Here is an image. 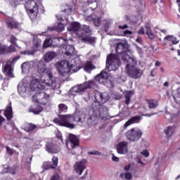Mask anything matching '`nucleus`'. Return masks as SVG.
I'll list each match as a JSON object with an SVG mask.
<instances>
[{
	"instance_id": "obj_8",
	"label": "nucleus",
	"mask_w": 180,
	"mask_h": 180,
	"mask_svg": "<svg viewBox=\"0 0 180 180\" xmlns=\"http://www.w3.org/2000/svg\"><path fill=\"white\" fill-rule=\"evenodd\" d=\"M27 13L31 20H34L39 13V6L34 0H28L25 5Z\"/></svg>"
},
{
	"instance_id": "obj_31",
	"label": "nucleus",
	"mask_w": 180,
	"mask_h": 180,
	"mask_svg": "<svg viewBox=\"0 0 180 180\" xmlns=\"http://www.w3.org/2000/svg\"><path fill=\"white\" fill-rule=\"evenodd\" d=\"M164 40H167V41H170L172 44H178L179 41L176 39V37L173 35H168L164 38Z\"/></svg>"
},
{
	"instance_id": "obj_62",
	"label": "nucleus",
	"mask_w": 180,
	"mask_h": 180,
	"mask_svg": "<svg viewBox=\"0 0 180 180\" xmlns=\"http://www.w3.org/2000/svg\"><path fill=\"white\" fill-rule=\"evenodd\" d=\"M34 129H36V126H34V125H30V128L27 130V131H33V130H34Z\"/></svg>"
},
{
	"instance_id": "obj_27",
	"label": "nucleus",
	"mask_w": 180,
	"mask_h": 180,
	"mask_svg": "<svg viewBox=\"0 0 180 180\" xmlns=\"http://www.w3.org/2000/svg\"><path fill=\"white\" fill-rule=\"evenodd\" d=\"M95 68H96V67H95L91 61H87L84 65V70L86 72H91V71H92V70H95Z\"/></svg>"
},
{
	"instance_id": "obj_12",
	"label": "nucleus",
	"mask_w": 180,
	"mask_h": 180,
	"mask_svg": "<svg viewBox=\"0 0 180 180\" xmlns=\"http://www.w3.org/2000/svg\"><path fill=\"white\" fill-rule=\"evenodd\" d=\"M20 58V56H18L17 57L14 58L12 61L9 60L6 63L4 68H3V72L7 75V77H13V74L12 71L13 69L12 68V63H15V61H18Z\"/></svg>"
},
{
	"instance_id": "obj_1",
	"label": "nucleus",
	"mask_w": 180,
	"mask_h": 180,
	"mask_svg": "<svg viewBox=\"0 0 180 180\" xmlns=\"http://www.w3.org/2000/svg\"><path fill=\"white\" fill-rule=\"evenodd\" d=\"M92 114H89V113ZM58 118H55L53 122L59 126H63L68 129H75V124L73 122H77V123H84L85 119H87L89 124H96V119H101V120H106L109 119V114H108V108L103 105L99 106L96 109H91V111H76L72 115H59Z\"/></svg>"
},
{
	"instance_id": "obj_32",
	"label": "nucleus",
	"mask_w": 180,
	"mask_h": 180,
	"mask_svg": "<svg viewBox=\"0 0 180 180\" xmlns=\"http://www.w3.org/2000/svg\"><path fill=\"white\" fill-rule=\"evenodd\" d=\"M124 96H125V103L126 105H129L130 103V99L131 98V96H133V91H126L124 94Z\"/></svg>"
},
{
	"instance_id": "obj_42",
	"label": "nucleus",
	"mask_w": 180,
	"mask_h": 180,
	"mask_svg": "<svg viewBox=\"0 0 180 180\" xmlns=\"http://www.w3.org/2000/svg\"><path fill=\"white\" fill-rule=\"evenodd\" d=\"M146 34H147V36H148V38L150 39V40H154V39H155V35H154V32H153V30L146 31Z\"/></svg>"
},
{
	"instance_id": "obj_20",
	"label": "nucleus",
	"mask_w": 180,
	"mask_h": 180,
	"mask_svg": "<svg viewBox=\"0 0 180 180\" xmlns=\"http://www.w3.org/2000/svg\"><path fill=\"white\" fill-rule=\"evenodd\" d=\"M92 20V22H94V26H96V27H99L102 23V18L95 15V14H92L91 16H89L87 18V20Z\"/></svg>"
},
{
	"instance_id": "obj_61",
	"label": "nucleus",
	"mask_w": 180,
	"mask_h": 180,
	"mask_svg": "<svg viewBox=\"0 0 180 180\" xmlns=\"http://www.w3.org/2000/svg\"><path fill=\"white\" fill-rule=\"evenodd\" d=\"M112 161H114L115 162H119V158L115 156V155H112Z\"/></svg>"
},
{
	"instance_id": "obj_2",
	"label": "nucleus",
	"mask_w": 180,
	"mask_h": 180,
	"mask_svg": "<svg viewBox=\"0 0 180 180\" xmlns=\"http://www.w3.org/2000/svg\"><path fill=\"white\" fill-rule=\"evenodd\" d=\"M63 50H65L66 56L71 57V60L69 61L62 60L57 62L56 67L59 75H61V77H67L71 71H72V72L79 71V70L82 68L83 63L79 57L72 58V56L75 54L74 51H75V48H74L72 45H64Z\"/></svg>"
},
{
	"instance_id": "obj_21",
	"label": "nucleus",
	"mask_w": 180,
	"mask_h": 180,
	"mask_svg": "<svg viewBox=\"0 0 180 180\" xmlns=\"http://www.w3.org/2000/svg\"><path fill=\"white\" fill-rule=\"evenodd\" d=\"M140 120H141V116L132 117L127 122H125L124 127H129V126H131V124H134V123H140Z\"/></svg>"
},
{
	"instance_id": "obj_45",
	"label": "nucleus",
	"mask_w": 180,
	"mask_h": 180,
	"mask_svg": "<svg viewBox=\"0 0 180 180\" xmlns=\"http://www.w3.org/2000/svg\"><path fill=\"white\" fill-rule=\"evenodd\" d=\"M88 4H90V9L91 11H95L98 8V6L95 8V4H94V0H87Z\"/></svg>"
},
{
	"instance_id": "obj_64",
	"label": "nucleus",
	"mask_w": 180,
	"mask_h": 180,
	"mask_svg": "<svg viewBox=\"0 0 180 180\" xmlns=\"http://www.w3.org/2000/svg\"><path fill=\"white\" fill-rule=\"evenodd\" d=\"M139 34H145L146 32H144V28L141 27L139 31H138Z\"/></svg>"
},
{
	"instance_id": "obj_9",
	"label": "nucleus",
	"mask_w": 180,
	"mask_h": 180,
	"mask_svg": "<svg viewBox=\"0 0 180 180\" xmlns=\"http://www.w3.org/2000/svg\"><path fill=\"white\" fill-rule=\"evenodd\" d=\"M98 88V84L94 81L85 82L82 84H78L76 86L72 88L70 90V94L72 95H75V94H79L86 91V89H96Z\"/></svg>"
},
{
	"instance_id": "obj_36",
	"label": "nucleus",
	"mask_w": 180,
	"mask_h": 180,
	"mask_svg": "<svg viewBox=\"0 0 180 180\" xmlns=\"http://www.w3.org/2000/svg\"><path fill=\"white\" fill-rule=\"evenodd\" d=\"M43 110V108L40 105H37L34 108H30V112L34 113V115H39L40 112Z\"/></svg>"
},
{
	"instance_id": "obj_46",
	"label": "nucleus",
	"mask_w": 180,
	"mask_h": 180,
	"mask_svg": "<svg viewBox=\"0 0 180 180\" xmlns=\"http://www.w3.org/2000/svg\"><path fill=\"white\" fill-rule=\"evenodd\" d=\"M138 6V11L140 12V11H141V9L146 6V3L143 1H139Z\"/></svg>"
},
{
	"instance_id": "obj_52",
	"label": "nucleus",
	"mask_w": 180,
	"mask_h": 180,
	"mask_svg": "<svg viewBox=\"0 0 180 180\" xmlns=\"http://www.w3.org/2000/svg\"><path fill=\"white\" fill-rule=\"evenodd\" d=\"M6 51V46L0 44V54H4Z\"/></svg>"
},
{
	"instance_id": "obj_22",
	"label": "nucleus",
	"mask_w": 180,
	"mask_h": 180,
	"mask_svg": "<svg viewBox=\"0 0 180 180\" xmlns=\"http://www.w3.org/2000/svg\"><path fill=\"white\" fill-rule=\"evenodd\" d=\"M56 56H57V53L54 51L47 52L46 53H45V56H44L45 63H50V61H53V60L56 58Z\"/></svg>"
},
{
	"instance_id": "obj_56",
	"label": "nucleus",
	"mask_w": 180,
	"mask_h": 180,
	"mask_svg": "<svg viewBox=\"0 0 180 180\" xmlns=\"http://www.w3.org/2000/svg\"><path fill=\"white\" fill-rule=\"evenodd\" d=\"M145 29H146V32L151 31V25H150L149 23H146L145 24Z\"/></svg>"
},
{
	"instance_id": "obj_48",
	"label": "nucleus",
	"mask_w": 180,
	"mask_h": 180,
	"mask_svg": "<svg viewBox=\"0 0 180 180\" xmlns=\"http://www.w3.org/2000/svg\"><path fill=\"white\" fill-rule=\"evenodd\" d=\"M136 51L139 54L140 57H143V49L141 47L139 46L138 45H135Z\"/></svg>"
},
{
	"instance_id": "obj_49",
	"label": "nucleus",
	"mask_w": 180,
	"mask_h": 180,
	"mask_svg": "<svg viewBox=\"0 0 180 180\" xmlns=\"http://www.w3.org/2000/svg\"><path fill=\"white\" fill-rule=\"evenodd\" d=\"M15 50H16V49L13 46H10L8 48V49H6V51H5V53H12V52L15 51Z\"/></svg>"
},
{
	"instance_id": "obj_10",
	"label": "nucleus",
	"mask_w": 180,
	"mask_h": 180,
	"mask_svg": "<svg viewBox=\"0 0 180 180\" xmlns=\"http://www.w3.org/2000/svg\"><path fill=\"white\" fill-rule=\"evenodd\" d=\"M125 136L129 141H139L143 136V131L139 128H132L126 132Z\"/></svg>"
},
{
	"instance_id": "obj_40",
	"label": "nucleus",
	"mask_w": 180,
	"mask_h": 180,
	"mask_svg": "<svg viewBox=\"0 0 180 180\" xmlns=\"http://www.w3.org/2000/svg\"><path fill=\"white\" fill-rule=\"evenodd\" d=\"M120 178H125V179L129 180L131 179V178H133V176H131V173L130 172H127L125 174H121L120 175Z\"/></svg>"
},
{
	"instance_id": "obj_18",
	"label": "nucleus",
	"mask_w": 180,
	"mask_h": 180,
	"mask_svg": "<svg viewBox=\"0 0 180 180\" xmlns=\"http://www.w3.org/2000/svg\"><path fill=\"white\" fill-rule=\"evenodd\" d=\"M68 32H73L78 36V32H81V24L79 22H72L67 27Z\"/></svg>"
},
{
	"instance_id": "obj_47",
	"label": "nucleus",
	"mask_w": 180,
	"mask_h": 180,
	"mask_svg": "<svg viewBox=\"0 0 180 180\" xmlns=\"http://www.w3.org/2000/svg\"><path fill=\"white\" fill-rule=\"evenodd\" d=\"M16 41H18V39H16L15 37V36L11 35V39H10V42L11 43V44H13V46H18Z\"/></svg>"
},
{
	"instance_id": "obj_14",
	"label": "nucleus",
	"mask_w": 180,
	"mask_h": 180,
	"mask_svg": "<svg viewBox=\"0 0 180 180\" xmlns=\"http://www.w3.org/2000/svg\"><path fill=\"white\" fill-rule=\"evenodd\" d=\"M86 159H82L75 164L74 169L78 175H82V172H84L85 168H86Z\"/></svg>"
},
{
	"instance_id": "obj_11",
	"label": "nucleus",
	"mask_w": 180,
	"mask_h": 180,
	"mask_svg": "<svg viewBox=\"0 0 180 180\" xmlns=\"http://www.w3.org/2000/svg\"><path fill=\"white\" fill-rule=\"evenodd\" d=\"M106 94H102L99 91H96L94 94V102H96L99 105L96 108L93 109H98L99 106H103L104 108H107L108 112H109V109H108V107H105L103 105H101V103H105L109 99V97H106ZM108 115H109V112H108Z\"/></svg>"
},
{
	"instance_id": "obj_30",
	"label": "nucleus",
	"mask_w": 180,
	"mask_h": 180,
	"mask_svg": "<svg viewBox=\"0 0 180 180\" xmlns=\"http://www.w3.org/2000/svg\"><path fill=\"white\" fill-rule=\"evenodd\" d=\"M30 63L29 62H24L21 65V68H22V72H24L25 74H27L29 71H30V68H31Z\"/></svg>"
},
{
	"instance_id": "obj_53",
	"label": "nucleus",
	"mask_w": 180,
	"mask_h": 180,
	"mask_svg": "<svg viewBox=\"0 0 180 180\" xmlns=\"http://www.w3.org/2000/svg\"><path fill=\"white\" fill-rule=\"evenodd\" d=\"M141 154H142V155L146 157V158H147L150 155V153L147 150H142Z\"/></svg>"
},
{
	"instance_id": "obj_34",
	"label": "nucleus",
	"mask_w": 180,
	"mask_h": 180,
	"mask_svg": "<svg viewBox=\"0 0 180 180\" xmlns=\"http://www.w3.org/2000/svg\"><path fill=\"white\" fill-rule=\"evenodd\" d=\"M173 98L176 103H179L180 105V87L176 89L173 96Z\"/></svg>"
},
{
	"instance_id": "obj_13",
	"label": "nucleus",
	"mask_w": 180,
	"mask_h": 180,
	"mask_svg": "<svg viewBox=\"0 0 180 180\" xmlns=\"http://www.w3.org/2000/svg\"><path fill=\"white\" fill-rule=\"evenodd\" d=\"M46 150L48 151V153L56 154V153L60 151V148H58V146L56 144V141H54L53 139H49L48 141H46Z\"/></svg>"
},
{
	"instance_id": "obj_23",
	"label": "nucleus",
	"mask_w": 180,
	"mask_h": 180,
	"mask_svg": "<svg viewBox=\"0 0 180 180\" xmlns=\"http://www.w3.org/2000/svg\"><path fill=\"white\" fill-rule=\"evenodd\" d=\"M55 41L56 44L54 45L56 46V47H60V49H64V46L67 44V41H65V39H63L62 37L55 38Z\"/></svg>"
},
{
	"instance_id": "obj_4",
	"label": "nucleus",
	"mask_w": 180,
	"mask_h": 180,
	"mask_svg": "<svg viewBox=\"0 0 180 180\" xmlns=\"http://www.w3.org/2000/svg\"><path fill=\"white\" fill-rule=\"evenodd\" d=\"M38 72L41 76V81L34 79L29 84L31 91H43L46 89V86H51L56 83L54 77H53V72L51 68H46L44 62L41 61L38 63Z\"/></svg>"
},
{
	"instance_id": "obj_6",
	"label": "nucleus",
	"mask_w": 180,
	"mask_h": 180,
	"mask_svg": "<svg viewBox=\"0 0 180 180\" xmlns=\"http://www.w3.org/2000/svg\"><path fill=\"white\" fill-rule=\"evenodd\" d=\"M66 146L68 149V154H71L72 155L78 154V151L81 150V148L79 147V139L77 136L72 134L69 135L68 140L66 142Z\"/></svg>"
},
{
	"instance_id": "obj_5",
	"label": "nucleus",
	"mask_w": 180,
	"mask_h": 180,
	"mask_svg": "<svg viewBox=\"0 0 180 180\" xmlns=\"http://www.w3.org/2000/svg\"><path fill=\"white\" fill-rule=\"evenodd\" d=\"M77 36L83 41V43H89V44H94L96 43V37L92 36V29L89 25H84L81 27L80 31L77 32Z\"/></svg>"
},
{
	"instance_id": "obj_29",
	"label": "nucleus",
	"mask_w": 180,
	"mask_h": 180,
	"mask_svg": "<svg viewBox=\"0 0 180 180\" xmlns=\"http://www.w3.org/2000/svg\"><path fill=\"white\" fill-rule=\"evenodd\" d=\"M149 109H157L158 108V101L157 100H147Z\"/></svg>"
},
{
	"instance_id": "obj_54",
	"label": "nucleus",
	"mask_w": 180,
	"mask_h": 180,
	"mask_svg": "<svg viewBox=\"0 0 180 180\" xmlns=\"http://www.w3.org/2000/svg\"><path fill=\"white\" fill-rule=\"evenodd\" d=\"M50 180H61V178L60 177V175L54 174L51 176Z\"/></svg>"
},
{
	"instance_id": "obj_3",
	"label": "nucleus",
	"mask_w": 180,
	"mask_h": 180,
	"mask_svg": "<svg viewBox=\"0 0 180 180\" xmlns=\"http://www.w3.org/2000/svg\"><path fill=\"white\" fill-rule=\"evenodd\" d=\"M115 51L117 55L110 53L107 56L106 68L108 71H116L120 65V58L124 63H136L134 57L127 54V46L119 42L116 45Z\"/></svg>"
},
{
	"instance_id": "obj_7",
	"label": "nucleus",
	"mask_w": 180,
	"mask_h": 180,
	"mask_svg": "<svg viewBox=\"0 0 180 180\" xmlns=\"http://www.w3.org/2000/svg\"><path fill=\"white\" fill-rule=\"evenodd\" d=\"M134 61L135 63L124 62L127 63L125 66V72L129 77H130V78L137 79V78H140L143 75V72H141V69L134 66L136 64H137V60L134 59Z\"/></svg>"
},
{
	"instance_id": "obj_59",
	"label": "nucleus",
	"mask_w": 180,
	"mask_h": 180,
	"mask_svg": "<svg viewBox=\"0 0 180 180\" xmlns=\"http://www.w3.org/2000/svg\"><path fill=\"white\" fill-rule=\"evenodd\" d=\"M127 27H129V25H119L118 26V28L119 29H121L122 30H124V29H127Z\"/></svg>"
},
{
	"instance_id": "obj_39",
	"label": "nucleus",
	"mask_w": 180,
	"mask_h": 180,
	"mask_svg": "<svg viewBox=\"0 0 180 180\" xmlns=\"http://www.w3.org/2000/svg\"><path fill=\"white\" fill-rule=\"evenodd\" d=\"M43 46H44V49H47L48 47H53V45L51 44V39H46L44 41Z\"/></svg>"
},
{
	"instance_id": "obj_25",
	"label": "nucleus",
	"mask_w": 180,
	"mask_h": 180,
	"mask_svg": "<svg viewBox=\"0 0 180 180\" xmlns=\"http://www.w3.org/2000/svg\"><path fill=\"white\" fill-rule=\"evenodd\" d=\"M4 115L7 120H11L13 117V112H12V106H8L4 111Z\"/></svg>"
},
{
	"instance_id": "obj_51",
	"label": "nucleus",
	"mask_w": 180,
	"mask_h": 180,
	"mask_svg": "<svg viewBox=\"0 0 180 180\" xmlns=\"http://www.w3.org/2000/svg\"><path fill=\"white\" fill-rule=\"evenodd\" d=\"M165 119H167L170 122H174V118L172 117V115L169 112H166Z\"/></svg>"
},
{
	"instance_id": "obj_19",
	"label": "nucleus",
	"mask_w": 180,
	"mask_h": 180,
	"mask_svg": "<svg viewBox=\"0 0 180 180\" xmlns=\"http://www.w3.org/2000/svg\"><path fill=\"white\" fill-rule=\"evenodd\" d=\"M29 89H30V88L29 87L28 83H20L18 86V91L21 96H25L26 92L29 91Z\"/></svg>"
},
{
	"instance_id": "obj_38",
	"label": "nucleus",
	"mask_w": 180,
	"mask_h": 180,
	"mask_svg": "<svg viewBox=\"0 0 180 180\" xmlns=\"http://www.w3.org/2000/svg\"><path fill=\"white\" fill-rule=\"evenodd\" d=\"M8 2L11 8H16L19 5V1L18 0H8Z\"/></svg>"
},
{
	"instance_id": "obj_26",
	"label": "nucleus",
	"mask_w": 180,
	"mask_h": 180,
	"mask_svg": "<svg viewBox=\"0 0 180 180\" xmlns=\"http://www.w3.org/2000/svg\"><path fill=\"white\" fill-rule=\"evenodd\" d=\"M0 174H11L12 175H15L16 172H15V169H12V167H10L8 166L4 165L2 171L0 172Z\"/></svg>"
},
{
	"instance_id": "obj_44",
	"label": "nucleus",
	"mask_w": 180,
	"mask_h": 180,
	"mask_svg": "<svg viewBox=\"0 0 180 180\" xmlns=\"http://www.w3.org/2000/svg\"><path fill=\"white\" fill-rule=\"evenodd\" d=\"M52 164L53 167H51V168H56V167H57V165H58V158L53 157L52 158Z\"/></svg>"
},
{
	"instance_id": "obj_63",
	"label": "nucleus",
	"mask_w": 180,
	"mask_h": 180,
	"mask_svg": "<svg viewBox=\"0 0 180 180\" xmlns=\"http://www.w3.org/2000/svg\"><path fill=\"white\" fill-rule=\"evenodd\" d=\"M30 162H32V158H27L26 165H27V167H29V165H30Z\"/></svg>"
},
{
	"instance_id": "obj_50",
	"label": "nucleus",
	"mask_w": 180,
	"mask_h": 180,
	"mask_svg": "<svg viewBox=\"0 0 180 180\" xmlns=\"http://www.w3.org/2000/svg\"><path fill=\"white\" fill-rule=\"evenodd\" d=\"M89 154L90 155H98V156L102 155V153L98 150L90 151V152H89Z\"/></svg>"
},
{
	"instance_id": "obj_15",
	"label": "nucleus",
	"mask_w": 180,
	"mask_h": 180,
	"mask_svg": "<svg viewBox=\"0 0 180 180\" xmlns=\"http://www.w3.org/2000/svg\"><path fill=\"white\" fill-rule=\"evenodd\" d=\"M129 143L126 141H122L117 143L116 146L117 152L118 154H127V151H129Z\"/></svg>"
},
{
	"instance_id": "obj_24",
	"label": "nucleus",
	"mask_w": 180,
	"mask_h": 180,
	"mask_svg": "<svg viewBox=\"0 0 180 180\" xmlns=\"http://www.w3.org/2000/svg\"><path fill=\"white\" fill-rule=\"evenodd\" d=\"M174 132H175V126L167 127L164 130V133L166 134L167 137H172V134H174Z\"/></svg>"
},
{
	"instance_id": "obj_37",
	"label": "nucleus",
	"mask_w": 180,
	"mask_h": 180,
	"mask_svg": "<svg viewBox=\"0 0 180 180\" xmlns=\"http://www.w3.org/2000/svg\"><path fill=\"white\" fill-rule=\"evenodd\" d=\"M129 115L130 112L129 111V109L127 108H123L120 113V116H121V117H128Z\"/></svg>"
},
{
	"instance_id": "obj_17",
	"label": "nucleus",
	"mask_w": 180,
	"mask_h": 180,
	"mask_svg": "<svg viewBox=\"0 0 180 180\" xmlns=\"http://www.w3.org/2000/svg\"><path fill=\"white\" fill-rule=\"evenodd\" d=\"M108 79L109 73L105 70H103L100 74L96 76L95 81L96 82H98V84H105Z\"/></svg>"
},
{
	"instance_id": "obj_16",
	"label": "nucleus",
	"mask_w": 180,
	"mask_h": 180,
	"mask_svg": "<svg viewBox=\"0 0 180 180\" xmlns=\"http://www.w3.org/2000/svg\"><path fill=\"white\" fill-rule=\"evenodd\" d=\"M37 98L39 100V103L41 105H46L50 101V95L45 93L44 91H40L37 93Z\"/></svg>"
},
{
	"instance_id": "obj_58",
	"label": "nucleus",
	"mask_w": 180,
	"mask_h": 180,
	"mask_svg": "<svg viewBox=\"0 0 180 180\" xmlns=\"http://www.w3.org/2000/svg\"><path fill=\"white\" fill-rule=\"evenodd\" d=\"M32 101L35 103H39V100L37 98V94L36 95L32 96Z\"/></svg>"
},
{
	"instance_id": "obj_55",
	"label": "nucleus",
	"mask_w": 180,
	"mask_h": 180,
	"mask_svg": "<svg viewBox=\"0 0 180 180\" xmlns=\"http://www.w3.org/2000/svg\"><path fill=\"white\" fill-rule=\"evenodd\" d=\"M110 25V22H105V23L104 24V30H105V32H108Z\"/></svg>"
},
{
	"instance_id": "obj_41",
	"label": "nucleus",
	"mask_w": 180,
	"mask_h": 180,
	"mask_svg": "<svg viewBox=\"0 0 180 180\" xmlns=\"http://www.w3.org/2000/svg\"><path fill=\"white\" fill-rule=\"evenodd\" d=\"M33 44L35 47H39L41 44V40L37 39V36H35L33 39Z\"/></svg>"
},
{
	"instance_id": "obj_60",
	"label": "nucleus",
	"mask_w": 180,
	"mask_h": 180,
	"mask_svg": "<svg viewBox=\"0 0 180 180\" xmlns=\"http://www.w3.org/2000/svg\"><path fill=\"white\" fill-rule=\"evenodd\" d=\"M55 40H56V38L51 39L52 47H56V45H55V44H57V42L55 41Z\"/></svg>"
},
{
	"instance_id": "obj_28",
	"label": "nucleus",
	"mask_w": 180,
	"mask_h": 180,
	"mask_svg": "<svg viewBox=\"0 0 180 180\" xmlns=\"http://www.w3.org/2000/svg\"><path fill=\"white\" fill-rule=\"evenodd\" d=\"M64 29H65L64 25H63V23L61 22H59L55 27H49L48 30H50L51 32L53 30H55V32H63Z\"/></svg>"
},
{
	"instance_id": "obj_33",
	"label": "nucleus",
	"mask_w": 180,
	"mask_h": 180,
	"mask_svg": "<svg viewBox=\"0 0 180 180\" xmlns=\"http://www.w3.org/2000/svg\"><path fill=\"white\" fill-rule=\"evenodd\" d=\"M7 26L9 27V29H16L18 27V22H16L15 20L10 19L7 22Z\"/></svg>"
},
{
	"instance_id": "obj_35",
	"label": "nucleus",
	"mask_w": 180,
	"mask_h": 180,
	"mask_svg": "<svg viewBox=\"0 0 180 180\" xmlns=\"http://www.w3.org/2000/svg\"><path fill=\"white\" fill-rule=\"evenodd\" d=\"M68 110L67 105L61 103L58 105V113H65Z\"/></svg>"
},
{
	"instance_id": "obj_43",
	"label": "nucleus",
	"mask_w": 180,
	"mask_h": 180,
	"mask_svg": "<svg viewBox=\"0 0 180 180\" xmlns=\"http://www.w3.org/2000/svg\"><path fill=\"white\" fill-rule=\"evenodd\" d=\"M20 54H22L23 56H33L34 54V51L26 50L20 52Z\"/></svg>"
},
{
	"instance_id": "obj_57",
	"label": "nucleus",
	"mask_w": 180,
	"mask_h": 180,
	"mask_svg": "<svg viewBox=\"0 0 180 180\" xmlns=\"http://www.w3.org/2000/svg\"><path fill=\"white\" fill-rule=\"evenodd\" d=\"M7 153H8V154H10V155H12V154H13V150L11 149V148H9L8 146L6 147Z\"/></svg>"
}]
</instances>
